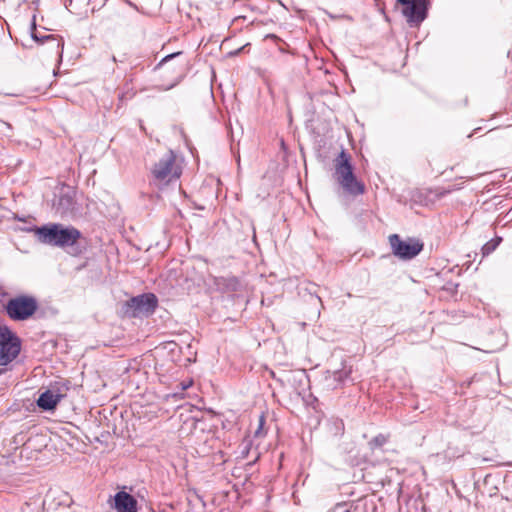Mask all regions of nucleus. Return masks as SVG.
<instances>
[{
    "mask_svg": "<svg viewBox=\"0 0 512 512\" xmlns=\"http://www.w3.org/2000/svg\"><path fill=\"white\" fill-rule=\"evenodd\" d=\"M350 370H337V371H328L325 377L327 381V385L332 387L333 389L339 387L344 381L349 377Z\"/></svg>",
    "mask_w": 512,
    "mask_h": 512,
    "instance_id": "f8f14e48",
    "label": "nucleus"
},
{
    "mask_svg": "<svg viewBox=\"0 0 512 512\" xmlns=\"http://www.w3.org/2000/svg\"><path fill=\"white\" fill-rule=\"evenodd\" d=\"M182 174V167L172 150L167 151L151 168L152 183L163 188L176 183Z\"/></svg>",
    "mask_w": 512,
    "mask_h": 512,
    "instance_id": "7ed1b4c3",
    "label": "nucleus"
},
{
    "mask_svg": "<svg viewBox=\"0 0 512 512\" xmlns=\"http://www.w3.org/2000/svg\"><path fill=\"white\" fill-rule=\"evenodd\" d=\"M157 297L152 293H146L131 298L127 306L132 310L133 316L149 315L157 307Z\"/></svg>",
    "mask_w": 512,
    "mask_h": 512,
    "instance_id": "6e6552de",
    "label": "nucleus"
},
{
    "mask_svg": "<svg viewBox=\"0 0 512 512\" xmlns=\"http://www.w3.org/2000/svg\"><path fill=\"white\" fill-rule=\"evenodd\" d=\"M57 48H63V43L61 44L60 42H57Z\"/></svg>",
    "mask_w": 512,
    "mask_h": 512,
    "instance_id": "aec40b11",
    "label": "nucleus"
},
{
    "mask_svg": "<svg viewBox=\"0 0 512 512\" xmlns=\"http://www.w3.org/2000/svg\"><path fill=\"white\" fill-rule=\"evenodd\" d=\"M501 241H502V238L497 236V237L491 239L490 241H488L486 244H484L482 247L483 256H487L490 253H492L498 247V245L501 243Z\"/></svg>",
    "mask_w": 512,
    "mask_h": 512,
    "instance_id": "ddd939ff",
    "label": "nucleus"
},
{
    "mask_svg": "<svg viewBox=\"0 0 512 512\" xmlns=\"http://www.w3.org/2000/svg\"><path fill=\"white\" fill-rule=\"evenodd\" d=\"M180 52L178 53H173V54H170V55H167L166 57H164L161 62L158 64V66H161L164 62L168 61L169 59H172L173 57L179 55Z\"/></svg>",
    "mask_w": 512,
    "mask_h": 512,
    "instance_id": "f3484780",
    "label": "nucleus"
},
{
    "mask_svg": "<svg viewBox=\"0 0 512 512\" xmlns=\"http://www.w3.org/2000/svg\"><path fill=\"white\" fill-rule=\"evenodd\" d=\"M31 37L38 43H44L46 40H54L53 35H38L35 22H33L31 25Z\"/></svg>",
    "mask_w": 512,
    "mask_h": 512,
    "instance_id": "4468645a",
    "label": "nucleus"
},
{
    "mask_svg": "<svg viewBox=\"0 0 512 512\" xmlns=\"http://www.w3.org/2000/svg\"><path fill=\"white\" fill-rule=\"evenodd\" d=\"M114 508L117 512H137V501L129 493L119 491L114 496Z\"/></svg>",
    "mask_w": 512,
    "mask_h": 512,
    "instance_id": "9d476101",
    "label": "nucleus"
},
{
    "mask_svg": "<svg viewBox=\"0 0 512 512\" xmlns=\"http://www.w3.org/2000/svg\"><path fill=\"white\" fill-rule=\"evenodd\" d=\"M265 423V418L264 416H260L259 418V426H258V429L255 431V436H260L261 435V432H262V428H263V425Z\"/></svg>",
    "mask_w": 512,
    "mask_h": 512,
    "instance_id": "dca6fc26",
    "label": "nucleus"
},
{
    "mask_svg": "<svg viewBox=\"0 0 512 512\" xmlns=\"http://www.w3.org/2000/svg\"><path fill=\"white\" fill-rule=\"evenodd\" d=\"M38 309V301L30 295H19L11 298L4 305V310L13 321H25L31 318Z\"/></svg>",
    "mask_w": 512,
    "mask_h": 512,
    "instance_id": "20e7f679",
    "label": "nucleus"
},
{
    "mask_svg": "<svg viewBox=\"0 0 512 512\" xmlns=\"http://www.w3.org/2000/svg\"><path fill=\"white\" fill-rule=\"evenodd\" d=\"M397 2H399V3H407L408 0H397Z\"/></svg>",
    "mask_w": 512,
    "mask_h": 512,
    "instance_id": "412c9836",
    "label": "nucleus"
},
{
    "mask_svg": "<svg viewBox=\"0 0 512 512\" xmlns=\"http://www.w3.org/2000/svg\"><path fill=\"white\" fill-rule=\"evenodd\" d=\"M64 397L62 393L55 389H47L40 394L37 405L43 410H52Z\"/></svg>",
    "mask_w": 512,
    "mask_h": 512,
    "instance_id": "9b49d317",
    "label": "nucleus"
},
{
    "mask_svg": "<svg viewBox=\"0 0 512 512\" xmlns=\"http://www.w3.org/2000/svg\"><path fill=\"white\" fill-rule=\"evenodd\" d=\"M190 385H191V382H190L189 384L184 383V385H183V389H187Z\"/></svg>",
    "mask_w": 512,
    "mask_h": 512,
    "instance_id": "6ab92c4d",
    "label": "nucleus"
},
{
    "mask_svg": "<svg viewBox=\"0 0 512 512\" xmlns=\"http://www.w3.org/2000/svg\"><path fill=\"white\" fill-rule=\"evenodd\" d=\"M19 221L26 222L27 220L25 218H18Z\"/></svg>",
    "mask_w": 512,
    "mask_h": 512,
    "instance_id": "4be33fe9",
    "label": "nucleus"
},
{
    "mask_svg": "<svg viewBox=\"0 0 512 512\" xmlns=\"http://www.w3.org/2000/svg\"><path fill=\"white\" fill-rule=\"evenodd\" d=\"M392 253L402 260H410L423 250V242L414 237L401 239L398 234L389 236Z\"/></svg>",
    "mask_w": 512,
    "mask_h": 512,
    "instance_id": "39448f33",
    "label": "nucleus"
},
{
    "mask_svg": "<svg viewBox=\"0 0 512 512\" xmlns=\"http://www.w3.org/2000/svg\"><path fill=\"white\" fill-rule=\"evenodd\" d=\"M60 226H27L23 231L33 232L38 240L53 246H70L76 243L80 232L75 228L60 229Z\"/></svg>",
    "mask_w": 512,
    "mask_h": 512,
    "instance_id": "f03ea898",
    "label": "nucleus"
},
{
    "mask_svg": "<svg viewBox=\"0 0 512 512\" xmlns=\"http://www.w3.org/2000/svg\"><path fill=\"white\" fill-rule=\"evenodd\" d=\"M333 176L346 193L353 196L364 193L365 185L356 178L351 156L345 150H342L334 160Z\"/></svg>",
    "mask_w": 512,
    "mask_h": 512,
    "instance_id": "f257e3e1",
    "label": "nucleus"
},
{
    "mask_svg": "<svg viewBox=\"0 0 512 512\" xmlns=\"http://www.w3.org/2000/svg\"><path fill=\"white\" fill-rule=\"evenodd\" d=\"M190 385H191V382H190L189 384L184 383V385H183V389H187Z\"/></svg>",
    "mask_w": 512,
    "mask_h": 512,
    "instance_id": "a211bd4d",
    "label": "nucleus"
},
{
    "mask_svg": "<svg viewBox=\"0 0 512 512\" xmlns=\"http://www.w3.org/2000/svg\"><path fill=\"white\" fill-rule=\"evenodd\" d=\"M404 5L403 14L411 26H418L426 18L427 0H408Z\"/></svg>",
    "mask_w": 512,
    "mask_h": 512,
    "instance_id": "1a4fd4ad",
    "label": "nucleus"
},
{
    "mask_svg": "<svg viewBox=\"0 0 512 512\" xmlns=\"http://www.w3.org/2000/svg\"><path fill=\"white\" fill-rule=\"evenodd\" d=\"M388 441L385 435L379 434L370 441L372 447H381Z\"/></svg>",
    "mask_w": 512,
    "mask_h": 512,
    "instance_id": "2eb2a0df",
    "label": "nucleus"
},
{
    "mask_svg": "<svg viewBox=\"0 0 512 512\" xmlns=\"http://www.w3.org/2000/svg\"><path fill=\"white\" fill-rule=\"evenodd\" d=\"M20 352L18 338L11 330L0 326V365L5 366L14 360Z\"/></svg>",
    "mask_w": 512,
    "mask_h": 512,
    "instance_id": "423d86ee",
    "label": "nucleus"
},
{
    "mask_svg": "<svg viewBox=\"0 0 512 512\" xmlns=\"http://www.w3.org/2000/svg\"><path fill=\"white\" fill-rule=\"evenodd\" d=\"M74 189L65 184L56 186L53 199V208L58 214H65L70 211L74 204Z\"/></svg>",
    "mask_w": 512,
    "mask_h": 512,
    "instance_id": "0eeeda50",
    "label": "nucleus"
}]
</instances>
